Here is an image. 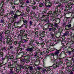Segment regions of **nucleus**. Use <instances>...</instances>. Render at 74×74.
I'll use <instances>...</instances> for the list:
<instances>
[{
  "label": "nucleus",
  "mask_w": 74,
  "mask_h": 74,
  "mask_svg": "<svg viewBox=\"0 0 74 74\" xmlns=\"http://www.w3.org/2000/svg\"><path fill=\"white\" fill-rule=\"evenodd\" d=\"M56 51L54 53V55H56L57 56V57L60 56L59 53H60V50H58L57 49H56Z\"/></svg>",
  "instance_id": "nucleus-1"
},
{
  "label": "nucleus",
  "mask_w": 74,
  "mask_h": 74,
  "mask_svg": "<svg viewBox=\"0 0 74 74\" xmlns=\"http://www.w3.org/2000/svg\"><path fill=\"white\" fill-rule=\"evenodd\" d=\"M14 15L12 18L13 19L14 21H15L16 20V18H18V17H19V16H21V15H22V14L21 13L20 15H18L15 14Z\"/></svg>",
  "instance_id": "nucleus-2"
},
{
  "label": "nucleus",
  "mask_w": 74,
  "mask_h": 74,
  "mask_svg": "<svg viewBox=\"0 0 74 74\" xmlns=\"http://www.w3.org/2000/svg\"><path fill=\"white\" fill-rule=\"evenodd\" d=\"M70 5H71V4L68 3V5H67L66 6L67 8H68V9H67V11H68V10H69V11L71 12V11H72V6Z\"/></svg>",
  "instance_id": "nucleus-3"
},
{
  "label": "nucleus",
  "mask_w": 74,
  "mask_h": 74,
  "mask_svg": "<svg viewBox=\"0 0 74 74\" xmlns=\"http://www.w3.org/2000/svg\"><path fill=\"white\" fill-rule=\"evenodd\" d=\"M33 49H34V47L33 46H32L30 48H26V51H27L32 52V51H33Z\"/></svg>",
  "instance_id": "nucleus-4"
},
{
  "label": "nucleus",
  "mask_w": 74,
  "mask_h": 74,
  "mask_svg": "<svg viewBox=\"0 0 74 74\" xmlns=\"http://www.w3.org/2000/svg\"><path fill=\"white\" fill-rule=\"evenodd\" d=\"M14 13H15V11H13V10H11L10 12L9 13V14L10 15H11V16H13V15H14L15 14H14Z\"/></svg>",
  "instance_id": "nucleus-5"
},
{
  "label": "nucleus",
  "mask_w": 74,
  "mask_h": 74,
  "mask_svg": "<svg viewBox=\"0 0 74 74\" xmlns=\"http://www.w3.org/2000/svg\"><path fill=\"white\" fill-rule=\"evenodd\" d=\"M6 43H7L8 45H12V42H11V40H10L8 39L6 41Z\"/></svg>",
  "instance_id": "nucleus-6"
},
{
  "label": "nucleus",
  "mask_w": 74,
  "mask_h": 74,
  "mask_svg": "<svg viewBox=\"0 0 74 74\" xmlns=\"http://www.w3.org/2000/svg\"><path fill=\"white\" fill-rule=\"evenodd\" d=\"M69 31H66L63 34V36L65 37V36H68V35H69Z\"/></svg>",
  "instance_id": "nucleus-7"
},
{
  "label": "nucleus",
  "mask_w": 74,
  "mask_h": 74,
  "mask_svg": "<svg viewBox=\"0 0 74 74\" xmlns=\"http://www.w3.org/2000/svg\"><path fill=\"white\" fill-rule=\"evenodd\" d=\"M34 40H32L30 42V44L31 45H32V47H33V45H35L36 44L34 43Z\"/></svg>",
  "instance_id": "nucleus-8"
},
{
  "label": "nucleus",
  "mask_w": 74,
  "mask_h": 74,
  "mask_svg": "<svg viewBox=\"0 0 74 74\" xmlns=\"http://www.w3.org/2000/svg\"><path fill=\"white\" fill-rule=\"evenodd\" d=\"M51 60L54 63H56L57 62L55 60V58H54V56H53L51 58Z\"/></svg>",
  "instance_id": "nucleus-9"
},
{
  "label": "nucleus",
  "mask_w": 74,
  "mask_h": 74,
  "mask_svg": "<svg viewBox=\"0 0 74 74\" xmlns=\"http://www.w3.org/2000/svg\"><path fill=\"white\" fill-rule=\"evenodd\" d=\"M52 47H53V46L52 45H51L49 47V49H50L51 50V51H55V49H56L55 48H52Z\"/></svg>",
  "instance_id": "nucleus-10"
},
{
  "label": "nucleus",
  "mask_w": 74,
  "mask_h": 74,
  "mask_svg": "<svg viewBox=\"0 0 74 74\" xmlns=\"http://www.w3.org/2000/svg\"><path fill=\"white\" fill-rule=\"evenodd\" d=\"M1 34H0V41L2 40L4 38V36H1L2 34H3V32H1Z\"/></svg>",
  "instance_id": "nucleus-11"
},
{
  "label": "nucleus",
  "mask_w": 74,
  "mask_h": 74,
  "mask_svg": "<svg viewBox=\"0 0 74 74\" xmlns=\"http://www.w3.org/2000/svg\"><path fill=\"white\" fill-rule=\"evenodd\" d=\"M44 26L45 29H46L47 30H48V27H49V25L48 24H45Z\"/></svg>",
  "instance_id": "nucleus-12"
},
{
  "label": "nucleus",
  "mask_w": 74,
  "mask_h": 74,
  "mask_svg": "<svg viewBox=\"0 0 74 74\" xmlns=\"http://www.w3.org/2000/svg\"><path fill=\"white\" fill-rule=\"evenodd\" d=\"M14 5H18V4H19V1H18V0L14 1Z\"/></svg>",
  "instance_id": "nucleus-13"
},
{
  "label": "nucleus",
  "mask_w": 74,
  "mask_h": 74,
  "mask_svg": "<svg viewBox=\"0 0 74 74\" xmlns=\"http://www.w3.org/2000/svg\"><path fill=\"white\" fill-rule=\"evenodd\" d=\"M39 6L40 7H45L44 6V2L42 3H40L39 4Z\"/></svg>",
  "instance_id": "nucleus-14"
},
{
  "label": "nucleus",
  "mask_w": 74,
  "mask_h": 74,
  "mask_svg": "<svg viewBox=\"0 0 74 74\" xmlns=\"http://www.w3.org/2000/svg\"><path fill=\"white\" fill-rule=\"evenodd\" d=\"M20 32L21 34H24L25 33V30H21L20 31Z\"/></svg>",
  "instance_id": "nucleus-15"
},
{
  "label": "nucleus",
  "mask_w": 74,
  "mask_h": 74,
  "mask_svg": "<svg viewBox=\"0 0 74 74\" xmlns=\"http://www.w3.org/2000/svg\"><path fill=\"white\" fill-rule=\"evenodd\" d=\"M43 32H42L40 33V36H41V37H44V33Z\"/></svg>",
  "instance_id": "nucleus-16"
},
{
  "label": "nucleus",
  "mask_w": 74,
  "mask_h": 74,
  "mask_svg": "<svg viewBox=\"0 0 74 74\" xmlns=\"http://www.w3.org/2000/svg\"><path fill=\"white\" fill-rule=\"evenodd\" d=\"M17 37H18V38H22V37H23V35L20 34Z\"/></svg>",
  "instance_id": "nucleus-17"
},
{
  "label": "nucleus",
  "mask_w": 74,
  "mask_h": 74,
  "mask_svg": "<svg viewBox=\"0 0 74 74\" xmlns=\"http://www.w3.org/2000/svg\"><path fill=\"white\" fill-rule=\"evenodd\" d=\"M19 3L23 5V3H24V1H23V0H20Z\"/></svg>",
  "instance_id": "nucleus-18"
},
{
  "label": "nucleus",
  "mask_w": 74,
  "mask_h": 74,
  "mask_svg": "<svg viewBox=\"0 0 74 74\" xmlns=\"http://www.w3.org/2000/svg\"><path fill=\"white\" fill-rule=\"evenodd\" d=\"M11 56H10V55L8 54L6 56V58H7L8 59H11Z\"/></svg>",
  "instance_id": "nucleus-19"
},
{
  "label": "nucleus",
  "mask_w": 74,
  "mask_h": 74,
  "mask_svg": "<svg viewBox=\"0 0 74 74\" xmlns=\"http://www.w3.org/2000/svg\"><path fill=\"white\" fill-rule=\"evenodd\" d=\"M21 12V11H20L19 10H17V11L15 13L16 14H19V13Z\"/></svg>",
  "instance_id": "nucleus-20"
},
{
  "label": "nucleus",
  "mask_w": 74,
  "mask_h": 74,
  "mask_svg": "<svg viewBox=\"0 0 74 74\" xmlns=\"http://www.w3.org/2000/svg\"><path fill=\"white\" fill-rule=\"evenodd\" d=\"M67 65V66L68 68H69V67H70V63L69 62H67L66 63Z\"/></svg>",
  "instance_id": "nucleus-21"
},
{
  "label": "nucleus",
  "mask_w": 74,
  "mask_h": 74,
  "mask_svg": "<svg viewBox=\"0 0 74 74\" xmlns=\"http://www.w3.org/2000/svg\"><path fill=\"white\" fill-rule=\"evenodd\" d=\"M5 43V42L4 41H3L2 40H0V44H4Z\"/></svg>",
  "instance_id": "nucleus-22"
},
{
  "label": "nucleus",
  "mask_w": 74,
  "mask_h": 74,
  "mask_svg": "<svg viewBox=\"0 0 74 74\" xmlns=\"http://www.w3.org/2000/svg\"><path fill=\"white\" fill-rule=\"evenodd\" d=\"M58 11V7H56V9H55V12L56 13H57Z\"/></svg>",
  "instance_id": "nucleus-23"
},
{
  "label": "nucleus",
  "mask_w": 74,
  "mask_h": 74,
  "mask_svg": "<svg viewBox=\"0 0 74 74\" xmlns=\"http://www.w3.org/2000/svg\"><path fill=\"white\" fill-rule=\"evenodd\" d=\"M66 27H68V28H70V27H71V24H69V25H66Z\"/></svg>",
  "instance_id": "nucleus-24"
},
{
  "label": "nucleus",
  "mask_w": 74,
  "mask_h": 74,
  "mask_svg": "<svg viewBox=\"0 0 74 74\" xmlns=\"http://www.w3.org/2000/svg\"><path fill=\"white\" fill-rule=\"evenodd\" d=\"M28 68L30 70H31V71H32V70H33V66H29L28 67Z\"/></svg>",
  "instance_id": "nucleus-25"
},
{
  "label": "nucleus",
  "mask_w": 74,
  "mask_h": 74,
  "mask_svg": "<svg viewBox=\"0 0 74 74\" xmlns=\"http://www.w3.org/2000/svg\"><path fill=\"white\" fill-rule=\"evenodd\" d=\"M54 26H55V27H56V28H58V27H59V24L56 23L54 25Z\"/></svg>",
  "instance_id": "nucleus-26"
},
{
  "label": "nucleus",
  "mask_w": 74,
  "mask_h": 74,
  "mask_svg": "<svg viewBox=\"0 0 74 74\" xmlns=\"http://www.w3.org/2000/svg\"><path fill=\"white\" fill-rule=\"evenodd\" d=\"M27 35L26 34L25 35H23V37H24V38H27Z\"/></svg>",
  "instance_id": "nucleus-27"
},
{
  "label": "nucleus",
  "mask_w": 74,
  "mask_h": 74,
  "mask_svg": "<svg viewBox=\"0 0 74 74\" xmlns=\"http://www.w3.org/2000/svg\"><path fill=\"white\" fill-rule=\"evenodd\" d=\"M47 9H45L43 10L42 12L43 13H46V12H47Z\"/></svg>",
  "instance_id": "nucleus-28"
},
{
  "label": "nucleus",
  "mask_w": 74,
  "mask_h": 74,
  "mask_svg": "<svg viewBox=\"0 0 74 74\" xmlns=\"http://www.w3.org/2000/svg\"><path fill=\"white\" fill-rule=\"evenodd\" d=\"M52 6V4H51L50 5H47V6H46V8H50Z\"/></svg>",
  "instance_id": "nucleus-29"
},
{
  "label": "nucleus",
  "mask_w": 74,
  "mask_h": 74,
  "mask_svg": "<svg viewBox=\"0 0 74 74\" xmlns=\"http://www.w3.org/2000/svg\"><path fill=\"white\" fill-rule=\"evenodd\" d=\"M22 42H19L18 43V44L19 45V46H18V47H21V45H22Z\"/></svg>",
  "instance_id": "nucleus-30"
},
{
  "label": "nucleus",
  "mask_w": 74,
  "mask_h": 74,
  "mask_svg": "<svg viewBox=\"0 0 74 74\" xmlns=\"http://www.w3.org/2000/svg\"><path fill=\"white\" fill-rule=\"evenodd\" d=\"M20 55H24V52H20L18 53Z\"/></svg>",
  "instance_id": "nucleus-31"
},
{
  "label": "nucleus",
  "mask_w": 74,
  "mask_h": 74,
  "mask_svg": "<svg viewBox=\"0 0 74 74\" xmlns=\"http://www.w3.org/2000/svg\"><path fill=\"white\" fill-rule=\"evenodd\" d=\"M37 70H41L42 69V68L39 66H38L37 67Z\"/></svg>",
  "instance_id": "nucleus-32"
},
{
  "label": "nucleus",
  "mask_w": 74,
  "mask_h": 74,
  "mask_svg": "<svg viewBox=\"0 0 74 74\" xmlns=\"http://www.w3.org/2000/svg\"><path fill=\"white\" fill-rule=\"evenodd\" d=\"M71 67L72 71H74V65H72L71 66Z\"/></svg>",
  "instance_id": "nucleus-33"
},
{
  "label": "nucleus",
  "mask_w": 74,
  "mask_h": 74,
  "mask_svg": "<svg viewBox=\"0 0 74 74\" xmlns=\"http://www.w3.org/2000/svg\"><path fill=\"white\" fill-rule=\"evenodd\" d=\"M9 33H10V31L8 30L5 32V34H9Z\"/></svg>",
  "instance_id": "nucleus-34"
},
{
  "label": "nucleus",
  "mask_w": 74,
  "mask_h": 74,
  "mask_svg": "<svg viewBox=\"0 0 74 74\" xmlns=\"http://www.w3.org/2000/svg\"><path fill=\"white\" fill-rule=\"evenodd\" d=\"M35 44H36L37 45H38V44H39V42L37 41V40H35Z\"/></svg>",
  "instance_id": "nucleus-35"
},
{
  "label": "nucleus",
  "mask_w": 74,
  "mask_h": 74,
  "mask_svg": "<svg viewBox=\"0 0 74 74\" xmlns=\"http://www.w3.org/2000/svg\"><path fill=\"white\" fill-rule=\"evenodd\" d=\"M43 69H44L45 71L47 72L48 71V67H44L43 66Z\"/></svg>",
  "instance_id": "nucleus-36"
},
{
  "label": "nucleus",
  "mask_w": 74,
  "mask_h": 74,
  "mask_svg": "<svg viewBox=\"0 0 74 74\" xmlns=\"http://www.w3.org/2000/svg\"><path fill=\"white\" fill-rule=\"evenodd\" d=\"M48 24L49 25H50V26L51 27H53V24H51V23H48Z\"/></svg>",
  "instance_id": "nucleus-37"
},
{
  "label": "nucleus",
  "mask_w": 74,
  "mask_h": 74,
  "mask_svg": "<svg viewBox=\"0 0 74 74\" xmlns=\"http://www.w3.org/2000/svg\"><path fill=\"white\" fill-rule=\"evenodd\" d=\"M26 9H27L26 10L27 11V12H29V11H30V7H27Z\"/></svg>",
  "instance_id": "nucleus-38"
},
{
  "label": "nucleus",
  "mask_w": 74,
  "mask_h": 74,
  "mask_svg": "<svg viewBox=\"0 0 74 74\" xmlns=\"http://www.w3.org/2000/svg\"><path fill=\"white\" fill-rule=\"evenodd\" d=\"M33 23V21H30L29 22L30 25H32Z\"/></svg>",
  "instance_id": "nucleus-39"
},
{
  "label": "nucleus",
  "mask_w": 74,
  "mask_h": 74,
  "mask_svg": "<svg viewBox=\"0 0 74 74\" xmlns=\"http://www.w3.org/2000/svg\"><path fill=\"white\" fill-rule=\"evenodd\" d=\"M0 55H1V57H3V52H0Z\"/></svg>",
  "instance_id": "nucleus-40"
},
{
  "label": "nucleus",
  "mask_w": 74,
  "mask_h": 74,
  "mask_svg": "<svg viewBox=\"0 0 74 74\" xmlns=\"http://www.w3.org/2000/svg\"><path fill=\"white\" fill-rule=\"evenodd\" d=\"M65 54V53L64 52V51H62L61 52V53L60 54V55H63V54Z\"/></svg>",
  "instance_id": "nucleus-41"
},
{
  "label": "nucleus",
  "mask_w": 74,
  "mask_h": 74,
  "mask_svg": "<svg viewBox=\"0 0 74 74\" xmlns=\"http://www.w3.org/2000/svg\"><path fill=\"white\" fill-rule=\"evenodd\" d=\"M49 30L50 31H52L53 30V27L49 28Z\"/></svg>",
  "instance_id": "nucleus-42"
},
{
  "label": "nucleus",
  "mask_w": 74,
  "mask_h": 74,
  "mask_svg": "<svg viewBox=\"0 0 74 74\" xmlns=\"http://www.w3.org/2000/svg\"><path fill=\"white\" fill-rule=\"evenodd\" d=\"M21 20L19 19H18V21H16L17 23L18 24L19 23H21Z\"/></svg>",
  "instance_id": "nucleus-43"
},
{
  "label": "nucleus",
  "mask_w": 74,
  "mask_h": 74,
  "mask_svg": "<svg viewBox=\"0 0 74 74\" xmlns=\"http://www.w3.org/2000/svg\"><path fill=\"white\" fill-rule=\"evenodd\" d=\"M70 34L71 37H74V34H73V33H72V32H71Z\"/></svg>",
  "instance_id": "nucleus-44"
},
{
  "label": "nucleus",
  "mask_w": 74,
  "mask_h": 74,
  "mask_svg": "<svg viewBox=\"0 0 74 74\" xmlns=\"http://www.w3.org/2000/svg\"><path fill=\"white\" fill-rule=\"evenodd\" d=\"M45 72H47L45 70V69H44L42 70V73H45Z\"/></svg>",
  "instance_id": "nucleus-45"
},
{
  "label": "nucleus",
  "mask_w": 74,
  "mask_h": 74,
  "mask_svg": "<svg viewBox=\"0 0 74 74\" xmlns=\"http://www.w3.org/2000/svg\"><path fill=\"white\" fill-rule=\"evenodd\" d=\"M23 22L24 23H26V24H27V23H28V22H27V21L25 20L23 21Z\"/></svg>",
  "instance_id": "nucleus-46"
},
{
  "label": "nucleus",
  "mask_w": 74,
  "mask_h": 74,
  "mask_svg": "<svg viewBox=\"0 0 74 74\" xmlns=\"http://www.w3.org/2000/svg\"><path fill=\"white\" fill-rule=\"evenodd\" d=\"M58 62L59 64H62L63 63V61H59Z\"/></svg>",
  "instance_id": "nucleus-47"
},
{
  "label": "nucleus",
  "mask_w": 74,
  "mask_h": 74,
  "mask_svg": "<svg viewBox=\"0 0 74 74\" xmlns=\"http://www.w3.org/2000/svg\"><path fill=\"white\" fill-rule=\"evenodd\" d=\"M11 62H9V63L8 64V67H10V66H11Z\"/></svg>",
  "instance_id": "nucleus-48"
},
{
  "label": "nucleus",
  "mask_w": 74,
  "mask_h": 74,
  "mask_svg": "<svg viewBox=\"0 0 74 74\" xmlns=\"http://www.w3.org/2000/svg\"><path fill=\"white\" fill-rule=\"evenodd\" d=\"M3 65H4V64H3V63H0V67H3Z\"/></svg>",
  "instance_id": "nucleus-49"
},
{
  "label": "nucleus",
  "mask_w": 74,
  "mask_h": 74,
  "mask_svg": "<svg viewBox=\"0 0 74 74\" xmlns=\"http://www.w3.org/2000/svg\"><path fill=\"white\" fill-rule=\"evenodd\" d=\"M52 13V11H49L48 12V14L49 15H51Z\"/></svg>",
  "instance_id": "nucleus-50"
},
{
  "label": "nucleus",
  "mask_w": 74,
  "mask_h": 74,
  "mask_svg": "<svg viewBox=\"0 0 74 74\" xmlns=\"http://www.w3.org/2000/svg\"><path fill=\"white\" fill-rule=\"evenodd\" d=\"M50 35L51 36V37H53V38H54V36H55L54 34H50Z\"/></svg>",
  "instance_id": "nucleus-51"
},
{
  "label": "nucleus",
  "mask_w": 74,
  "mask_h": 74,
  "mask_svg": "<svg viewBox=\"0 0 74 74\" xmlns=\"http://www.w3.org/2000/svg\"><path fill=\"white\" fill-rule=\"evenodd\" d=\"M56 13H57V14H58L59 15L60 14V13H61V12H60V10H59V11H58Z\"/></svg>",
  "instance_id": "nucleus-52"
},
{
  "label": "nucleus",
  "mask_w": 74,
  "mask_h": 74,
  "mask_svg": "<svg viewBox=\"0 0 74 74\" xmlns=\"http://www.w3.org/2000/svg\"><path fill=\"white\" fill-rule=\"evenodd\" d=\"M14 44L15 45H17L18 44V42L16 41H15L14 42Z\"/></svg>",
  "instance_id": "nucleus-53"
},
{
  "label": "nucleus",
  "mask_w": 74,
  "mask_h": 74,
  "mask_svg": "<svg viewBox=\"0 0 74 74\" xmlns=\"http://www.w3.org/2000/svg\"><path fill=\"white\" fill-rule=\"evenodd\" d=\"M40 49H38V50H37L36 51V52L37 53H39L40 52Z\"/></svg>",
  "instance_id": "nucleus-54"
},
{
  "label": "nucleus",
  "mask_w": 74,
  "mask_h": 74,
  "mask_svg": "<svg viewBox=\"0 0 74 74\" xmlns=\"http://www.w3.org/2000/svg\"><path fill=\"white\" fill-rule=\"evenodd\" d=\"M4 13L3 12H0V15H1V16H3V14Z\"/></svg>",
  "instance_id": "nucleus-55"
},
{
  "label": "nucleus",
  "mask_w": 74,
  "mask_h": 74,
  "mask_svg": "<svg viewBox=\"0 0 74 74\" xmlns=\"http://www.w3.org/2000/svg\"><path fill=\"white\" fill-rule=\"evenodd\" d=\"M59 72H60V74H62V73H63V71H62L60 70Z\"/></svg>",
  "instance_id": "nucleus-56"
},
{
  "label": "nucleus",
  "mask_w": 74,
  "mask_h": 74,
  "mask_svg": "<svg viewBox=\"0 0 74 74\" xmlns=\"http://www.w3.org/2000/svg\"><path fill=\"white\" fill-rule=\"evenodd\" d=\"M26 3L27 4H29V3H30V2L29 0H27L26 1Z\"/></svg>",
  "instance_id": "nucleus-57"
},
{
  "label": "nucleus",
  "mask_w": 74,
  "mask_h": 74,
  "mask_svg": "<svg viewBox=\"0 0 74 74\" xmlns=\"http://www.w3.org/2000/svg\"><path fill=\"white\" fill-rule=\"evenodd\" d=\"M39 39L40 41H43V40L42 39V38L41 37L39 38Z\"/></svg>",
  "instance_id": "nucleus-58"
},
{
  "label": "nucleus",
  "mask_w": 74,
  "mask_h": 74,
  "mask_svg": "<svg viewBox=\"0 0 74 74\" xmlns=\"http://www.w3.org/2000/svg\"><path fill=\"white\" fill-rule=\"evenodd\" d=\"M20 19H22V21H24L25 20V18H23V17H21V18H20Z\"/></svg>",
  "instance_id": "nucleus-59"
},
{
  "label": "nucleus",
  "mask_w": 74,
  "mask_h": 74,
  "mask_svg": "<svg viewBox=\"0 0 74 74\" xmlns=\"http://www.w3.org/2000/svg\"><path fill=\"white\" fill-rule=\"evenodd\" d=\"M16 51L17 52H18V51H19V47H17Z\"/></svg>",
  "instance_id": "nucleus-60"
},
{
  "label": "nucleus",
  "mask_w": 74,
  "mask_h": 74,
  "mask_svg": "<svg viewBox=\"0 0 74 74\" xmlns=\"http://www.w3.org/2000/svg\"><path fill=\"white\" fill-rule=\"evenodd\" d=\"M68 52L69 54V55H71V52H72L70 51H68Z\"/></svg>",
  "instance_id": "nucleus-61"
},
{
  "label": "nucleus",
  "mask_w": 74,
  "mask_h": 74,
  "mask_svg": "<svg viewBox=\"0 0 74 74\" xmlns=\"http://www.w3.org/2000/svg\"><path fill=\"white\" fill-rule=\"evenodd\" d=\"M21 67L22 68V69H25V66H23V65H21Z\"/></svg>",
  "instance_id": "nucleus-62"
},
{
  "label": "nucleus",
  "mask_w": 74,
  "mask_h": 74,
  "mask_svg": "<svg viewBox=\"0 0 74 74\" xmlns=\"http://www.w3.org/2000/svg\"><path fill=\"white\" fill-rule=\"evenodd\" d=\"M9 74H14V73H13V71H10V73Z\"/></svg>",
  "instance_id": "nucleus-63"
},
{
  "label": "nucleus",
  "mask_w": 74,
  "mask_h": 74,
  "mask_svg": "<svg viewBox=\"0 0 74 74\" xmlns=\"http://www.w3.org/2000/svg\"><path fill=\"white\" fill-rule=\"evenodd\" d=\"M56 61H59V60H60V58H58V59H57L56 60Z\"/></svg>",
  "instance_id": "nucleus-64"
}]
</instances>
